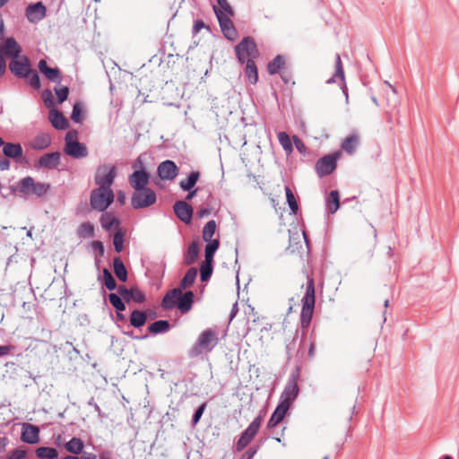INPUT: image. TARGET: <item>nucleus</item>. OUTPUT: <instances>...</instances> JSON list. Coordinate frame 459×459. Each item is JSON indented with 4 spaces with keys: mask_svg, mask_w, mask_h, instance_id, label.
Wrapping results in <instances>:
<instances>
[{
    "mask_svg": "<svg viewBox=\"0 0 459 459\" xmlns=\"http://www.w3.org/2000/svg\"><path fill=\"white\" fill-rule=\"evenodd\" d=\"M218 334L213 329H206L202 332L196 343L190 350L191 357H197L203 353L210 352L217 345Z\"/></svg>",
    "mask_w": 459,
    "mask_h": 459,
    "instance_id": "f257e3e1",
    "label": "nucleus"
},
{
    "mask_svg": "<svg viewBox=\"0 0 459 459\" xmlns=\"http://www.w3.org/2000/svg\"><path fill=\"white\" fill-rule=\"evenodd\" d=\"M18 191L23 195L37 197L44 196L49 190L50 185L45 182H39L31 177L22 178L18 183Z\"/></svg>",
    "mask_w": 459,
    "mask_h": 459,
    "instance_id": "f03ea898",
    "label": "nucleus"
},
{
    "mask_svg": "<svg viewBox=\"0 0 459 459\" xmlns=\"http://www.w3.org/2000/svg\"><path fill=\"white\" fill-rule=\"evenodd\" d=\"M114 197V192L111 188L98 186L91 192V207L93 210L104 212L113 203Z\"/></svg>",
    "mask_w": 459,
    "mask_h": 459,
    "instance_id": "7ed1b4c3",
    "label": "nucleus"
},
{
    "mask_svg": "<svg viewBox=\"0 0 459 459\" xmlns=\"http://www.w3.org/2000/svg\"><path fill=\"white\" fill-rule=\"evenodd\" d=\"M302 310H301V325L304 328L308 327L314 312L315 307V284L313 279H308L306 295L302 299Z\"/></svg>",
    "mask_w": 459,
    "mask_h": 459,
    "instance_id": "20e7f679",
    "label": "nucleus"
},
{
    "mask_svg": "<svg viewBox=\"0 0 459 459\" xmlns=\"http://www.w3.org/2000/svg\"><path fill=\"white\" fill-rule=\"evenodd\" d=\"M65 141L64 152L65 154L74 159L84 158L88 155L87 147L77 141V132L75 130L67 132Z\"/></svg>",
    "mask_w": 459,
    "mask_h": 459,
    "instance_id": "39448f33",
    "label": "nucleus"
},
{
    "mask_svg": "<svg viewBox=\"0 0 459 459\" xmlns=\"http://www.w3.org/2000/svg\"><path fill=\"white\" fill-rule=\"evenodd\" d=\"M236 54L241 63L248 61L249 59L255 60L259 56L256 44L253 38H244L235 48Z\"/></svg>",
    "mask_w": 459,
    "mask_h": 459,
    "instance_id": "423d86ee",
    "label": "nucleus"
},
{
    "mask_svg": "<svg viewBox=\"0 0 459 459\" xmlns=\"http://www.w3.org/2000/svg\"><path fill=\"white\" fill-rule=\"evenodd\" d=\"M335 84L334 91L336 93L342 92L345 99L348 100V90L345 82V75L341 56L336 55L335 58V71L333 75L326 81V86Z\"/></svg>",
    "mask_w": 459,
    "mask_h": 459,
    "instance_id": "0eeeda50",
    "label": "nucleus"
},
{
    "mask_svg": "<svg viewBox=\"0 0 459 459\" xmlns=\"http://www.w3.org/2000/svg\"><path fill=\"white\" fill-rule=\"evenodd\" d=\"M116 177V166L112 164H104L97 168L94 181L100 187L111 188Z\"/></svg>",
    "mask_w": 459,
    "mask_h": 459,
    "instance_id": "6e6552de",
    "label": "nucleus"
},
{
    "mask_svg": "<svg viewBox=\"0 0 459 459\" xmlns=\"http://www.w3.org/2000/svg\"><path fill=\"white\" fill-rule=\"evenodd\" d=\"M299 369L297 368L295 372H292L288 383L281 394L280 403L286 405L287 407H290L293 401L297 398L299 388L298 385L299 380Z\"/></svg>",
    "mask_w": 459,
    "mask_h": 459,
    "instance_id": "1a4fd4ad",
    "label": "nucleus"
},
{
    "mask_svg": "<svg viewBox=\"0 0 459 459\" xmlns=\"http://www.w3.org/2000/svg\"><path fill=\"white\" fill-rule=\"evenodd\" d=\"M157 201L155 192L152 188H144L134 192L131 197V205L134 209L152 206Z\"/></svg>",
    "mask_w": 459,
    "mask_h": 459,
    "instance_id": "9d476101",
    "label": "nucleus"
},
{
    "mask_svg": "<svg viewBox=\"0 0 459 459\" xmlns=\"http://www.w3.org/2000/svg\"><path fill=\"white\" fill-rule=\"evenodd\" d=\"M358 240L363 244L374 248L377 243V231L372 223L365 221L358 226L356 230Z\"/></svg>",
    "mask_w": 459,
    "mask_h": 459,
    "instance_id": "9b49d317",
    "label": "nucleus"
},
{
    "mask_svg": "<svg viewBox=\"0 0 459 459\" xmlns=\"http://www.w3.org/2000/svg\"><path fill=\"white\" fill-rule=\"evenodd\" d=\"M341 153L336 152L333 154H328L319 159L316 164V169L320 177L331 174L336 168V163L340 158Z\"/></svg>",
    "mask_w": 459,
    "mask_h": 459,
    "instance_id": "f8f14e48",
    "label": "nucleus"
},
{
    "mask_svg": "<svg viewBox=\"0 0 459 459\" xmlns=\"http://www.w3.org/2000/svg\"><path fill=\"white\" fill-rule=\"evenodd\" d=\"M215 14L224 36L231 41L235 40L238 37V32L231 21V18L234 15H230L227 13L223 14L220 10H215Z\"/></svg>",
    "mask_w": 459,
    "mask_h": 459,
    "instance_id": "ddd939ff",
    "label": "nucleus"
},
{
    "mask_svg": "<svg viewBox=\"0 0 459 459\" xmlns=\"http://www.w3.org/2000/svg\"><path fill=\"white\" fill-rule=\"evenodd\" d=\"M260 423V419H255L242 433L241 437H239L236 445V448L238 452L242 451L254 439L255 436L256 435L259 429Z\"/></svg>",
    "mask_w": 459,
    "mask_h": 459,
    "instance_id": "4468645a",
    "label": "nucleus"
},
{
    "mask_svg": "<svg viewBox=\"0 0 459 459\" xmlns=\"http://www.w3.org/2000/svg\"><path fill=\"white\" fill-rule=\"evenodd\" d=\"M149 180V173L144 169L134 170L128 178L129 184L134 191L147 188Z\"/></svg>",
    "mask_w": 459,
    "mask_h": 459,
    "instance_id": "2eb2a0df",
    "label": "nucleus"
},
{
    "mask_svg": "<svg viewBox=\"0 0 459 459\" xmlns=\"http://www.w3.org/2000/svg\"><path fill=\"white\" fill-rule=\"evenodd\" d=\"M9 69L18 77H25L30 73L29 60L25 56L13 58L9 64Z\"/></svg>",
    "mask_w": 459,
    "mask_h": 459,
    "instance_id": "dca6fc26",
    "label": "nucleus"
},
{
    "mask_svg": "<svg viewBox=\"0 0 459 459\" xmlns=\"http://www.w3.org/2000/svg\"><path fill=\"white\" fill-rule=\"evenodd\" d=\"M158 175L163 180H173L178 174V168L172 160L162 161L158 166Z\"/></svg>",
    "mask_w": 459,
    "mask_h": 459,
    "instance_id": "f3484780",
    "label": "nucleus"
},
{
    "mask_svg": "<svg viewBox=\"0 0 459 459\" xmlns=\"http://www.w3.org/2000/svg\"><path fill=\"white\" fill-rule=\"evenodd\" d=\"M174 212L179 220L188 224L193 216V208L186 201H178L174 204Z\"/></svg>",
    "mask_w": 459,
    "mask_h": 459,
    "instance_id": "a211bd4d",
    "label": "nucleus"
},
{
    "mask_svg": "<svg viewBox=\"0 0 459 459\" xmlns=\"http://www.w3.org/2000/svg\"><path fill=\"white\" fill-rule=\"evenodd\" d=\"M39 429L29 423H24L22 425V432L21 435V439L28 444H37L39 441Z\"/></svg>",
    "mask_w": 459,
    "mask_h": 459,
    "instance_id": "6ab92c4d",
    "label": "nucleus"
},
{
    "mask_svg": "<svg viewBox=\"0 0 459 459\" xmlns=\"http://www.w3.org/2000/svg\"><path fill=\"white\" fill-rule=\"evenodd\" d=\"M26 16L30 22L36 23L46 16V7L41 2L30 4L26 10Z\"/></svg>",
    "mask_w": 459,
    "mask_h": 459,
    "instance_id": "aec40b11",
    "label": "nucleus"
},
{
    "mask_svg": "<svg viewBox=\"0 0 459 459\" xmlns=\"http://www.w3.org/2000/svg\"><path fill=\"white\" fill-rule=\"evenodd\" d=\"M0 52L3 55L15 58L19 56L21 48L14 39L8 38L2 45H0Z\"/></svg>",
    "mask_w": 459,
    "mask_h": 459,
    "instance_id": "412c9836",
    "label": "nucleus"
},
{
    "mask_svg": "<svg viewBox=\"0 0 459 459\" xmlns=\"http://www.w3.org/2000/svg\"><path fill=\"white\" fill-rule=\"evenodd\" d=\"M195 294L193 291L188 290L185 293L181 290L180 298H178L176 307L182 313H187L193 306Z\"/></svg>",
    "mask_w": 459,
    "mask_h": 459,
    "instance_id": "4be33fe9",
    "label": "nucleus"
},
{
    "mask_svg": "<svg viewBox=\"0 0 459 459\" xmlns=\"http://www.w3.org/2000/svg\"><path fill=\"white\" fill-rule=\"evenodd\" d=\"M181 295V288H175L169 290L163 298L161 306L165 309H172L176 307L178 298Z\"/></svg>",
    "mask_w": 459,
    "mask_h": 459,
    "instance_id": "5701e85b",
    "label": "nucleus"
},
{
    "mask_svg": "<svg viewBox=\"0 0 459 459\" xmlns=\"http://www.w3.org/2000/svg\"><path fill=\"white\" fill-rule=\"evenodd\" d=\"M39 163L41 167L46 169H55L60 163V153L59 152H51L47 153L41 156L39 160Z\"/></svg>",
    "mask_w": 459,
    "mask_h": 459,
    "instance_id": "b1692460",
    "label": "nucleus"
},
{
    "mask_svg": "<svg viewBox=\"0 0 459 459\" xmlns=\"http://www.w3.org/2000/svg\"><path fill=\"white\" fill-rule=\"evenodd\" d=\"M289 409L290 408L287 407L286 405H283L279 403L278 406L276 407L275 411H273L268 421V428H273L277 424H279L285 417Z\"/></svg>",
    "mask_w": 459,
    "mask_h": 459,
    "instance_id": "393cba45",
    "label": "nucleus"
},
{
    "mask_svg": "<svg viewBox=\"0 0 459 459\" xmlns=\"http://www.w3.org/2000/svg\"><path fill=\"white\" fill-rule=\"evenodd\" d=\"M49 120L52 126L56 129L63 130L68 126L67 119L64 117V115L61 112L56 109H52L49 112Z\"/></svg>",
    "mask_w": 459,
    "mask_h": 459,
    "instance_id": "a878e982",
    "label": "nucleus"
},
{
    "mask_svg": "<svg viewBox=\"0 0 459 459\" xmlns=\"http://www.w3.org/2000/svg\"><path fill=\"white\" fill-rule=\"evenodd\" d=\"M51 137L47 133H40L30 142V147L35 150H43L49 146Z\"/></svg>",
    "mask_w": 459,
    "mask_h": 459,
    "instance_id": "bb28decb",
    "label": "nucleus"
},
{
    "mask_svg": "<svg viewBox=\"0 0 459 459\" xmlns=\"http://www.w3.org/2000/svg\"><path fill=\"white\" fill-rule=\"evenodd\" d=\"M359 143V136L357 134H351L347 136L342 143V149L348 154H353Z\"/></svg>",
    "mask_w": 459,
    "mask_h": 459,
    "instance_id": "cd10ccee",
    "label": "nucleus"
},
{
    "mask_svg": "<svg viewBox=\"0 0 459 459\" xmlns=\"http://www.w3.org/2000/svg\"><path fill=\"white\" fill-rule=\"evenodd\" d=\"M3 152L8 158H20L22 156L23 151L20 143H4Z\"/></svg>",
    "mask_w": 459,
    "mask_h": 459,
    "instance_id": "c85d7f7f",
    "label": "nucleus"
},
{
    "mask_svg": "<svg viewBox=\"0 0 459 459\" xmlns=\"http://www.w3.org/2000/svg\"><path fill=\"white\" fill-rule=\"evenodd\" d=\"M113 268L114 273L119 281L123 282L127 281V271L119 256L113 259Z\"/></svg>",
    "mask_w": 459,
    "mask_h": 459,
    "instance_id": "c756f323",
    "label": "nucleus"
},
{
    "mask_svg": "<svg viewBox=\"0 0 459 459\" xmlns=\"http://www.w3.org/2000/svg\"><path fill=\"white\" fill-rule=\"evenodd\" d=\"M147 319L146 311L134 310L130 315V324L135 328L143 326Z\"/></svg>",
    "mask_w": 459,
    "mask_h": 459,
    "instance_id": "7c9ffc66",
    "label": "nucleus"
},
{
    "mask_svg": "<svg viewBox=\"0 0 459 459\" xmlns=\"http://www.w3.org/2000/svg\"><path fill=\"white\" fill-rule=\"evenodd\" d=\"M101 227L106 230L118 228L119 221L110 212L103 213L100 217Z\"/></svg>",
    "mask_w": 459,
    "mask_h": 459,
    "instance_id": "2f4dec72",
    "label": "nucleus"
},
{
    "mask_svg": "<svg viewBox=\"0 0 459 459\" xmlns=\"http://www.w3.org/2000/svg\"><path fill=\"white\" fill-rule=\"evenodd\" d=\"M285 61L281 56H277L267 65V71L270 74H281L284 69Z\"/></svg>",
    "mask_w": 459,
    "mask_h": 459,
    "instance_id": "473e14b6",
    "label": "nucleus"
},
{
    "mask_svg": "<svg viewBox=\"0 0 459 459\" xmlns=\"http://www.w3.org/2000/svg\"><path fill=\"white\" fill-rule=\"evenodd\" d=\"M35 453L39 459H56L58 456L56 449L53 447L41 446Z\"/></svg>",
    "mask_w": 459,
    "mask_h": 459,
    "instance_id": "72a5a7b5",
    "label": "nucleus"
},
{
    "mask_svg": "<svg viewBox=\"0 0 459 459\" xmlns=\"http://www.w3.org/2000/svg\"><path fill=\"white\" fill-rule=\"evenodd\" d=\"M198 254H199L198 244L196 242H192L187 248L186 254L185 255L184 259H185L186 264L190 265V264H194L198 256Z\"/></svg>",
    "mask_w": 459,
    "mask_h": 459,
    "instance_id": "f704fd0d",
    "label": "nucleus"
},
{
    "mask_svg": "<svg viewBox=\"0 0 459 459\" xmlns=\"http://www.w3.org/2000/svg\"><path fill=\"white\" fill-rule=\"evenodd\" d=\"M197 276V270L195 267L188 269L186 275L180 281L179 287L181 289H186L193 285Z\"/></svg>",
    "mask_w": 459,
    "mask_h": 459,
    "instance_id": "c9c22d12",
    "label": "nucleus"
},
{
    "mask_svg": "<svg viewBox=\"0 0 459 459\" xmlns=\"http://www.w3.org/2000/svg\"><path fill=\"white\" fill-rule=\"evenodd\" d=\"M246 62H247L246 71H245L246 75H247L248 81L251 83L255 84L258 80L256 65L255 64V61L252 59H249L248 61H246Z\"/></svg>",
    "mask_w": 459,
    "mask_h": 459,
    "instance_id": "e433bc0d",
    "label": "nucleus"
},
{
    "mask_svg": "<svg viewBox=\"0 0 459 459\" xmlns=\"http://www.w3.org/2000/svg\"><path fill=\"white\" fill-rule=\"evenodd\" d=\"M65 449L74 455H79L82 452L83 442L78 437H73L65 444Z\"/></svg>",
    "mask_w": 459,
    "mask_h": 459,
    "instance_id": "4c0bfd02",
    "label": "nucleus"
},
{
    "mask_svg": "<svg viewBox=\"0 0 459 459\" xmlns=\"http://www.w3.org/2000/svg\"><path fill=\"white\" fill-rule=\"evenodd\" d=\"M199 178L200 173L198 171H194L187 177L186 179L182 180L179 186L184 191H190L195 186Z\"/></svg>",
    "mask_w": 459,
    "mask_h": 459,
    "instance_id": "58836bf2",
    "label": "nucleus"
},
{
    "mask_svg": "<svg viewBox=\"0 0 459 459\" xmlns=\"http://www.w3.org/2000/svg\"><path fill=\"white\" fill-rule=\"evenodd\" d=\"M169 329V323L167 320H159L151 324L148 327L150 333L157 334L160 333H165Z\"/></svg>",
    "mask_w": 459,
    "mask_h": 459,
    "instance_id": "ea45409f",
    "label": "nucleus"
},
{
    "mask_svg": "<svg viewBox=\"0 0 459 459\" xmlns=\"http://www.w3.org/2000/svg\"><path fill=\"white\" fill-rule=\"evenodd\" d=\"M212 262L209 259H204V261L201 264L200 268V274H201V280L203 281H206L209 280V278L212 275Z\"/></svg>",
    "mask_w": 459,
    "mask_h": 459,
    "instance_id": "a19ab883",
    "label": "nucleus"
},
{
    "mask_svg": "<svg viewBox=\"0 0 459 459\" xmlns=\"http://www.w3.org/2000/svg\"><path fill=\"white\" fill-rule=\"evenodd\" d=\"M216 230V222L215 221L212 220L209 221L204 227L203 230V238L204 241H211L213 240L212 237Z\"/></svg>",
    "mask_w": 459,
    "mask_h": 459,
    "instance_id": "79ce46f5",
    "label": "nucleus"
},
{
    "mask_svg": "<svg viewBox=\"0 0 459 459\" xmlns=\"http://www.w3.org/2000/svg\"><path fill=\"white\" fill-rule=\"evenodd\" d=\"M80 238H90L94 235V226L91 222H84L81 224L77 230Z\"/></svg>",
    "mask_w": 459,
    "mask_h": 459,
    "instance_id": "37998d69",
    "label": "nucleus"
},
{
    "mask_svg": "<svg viewBox=\"0 0 459 459\" xmlns=\"http://www.w3.org/2000/svg\"><path fill=\"white\" fill-rule=\"evenodd\" d=\"M339 193L335 190L331 191L328 196V209L331 213H334L339 209Z\"/></svg>",
    "mask_w": 459,
    "mask_h": 459,
    "instance_id": "c03bdc74",
    "label": "nucleus"
},
{
    "mask_svg": "<svg viewBox=\"0 0 459 459\" xmlns=\"http://www.w3.org/2000/svg\"><path fill=\"white\" fill-rule=\"evenodd\" d=\"M208 244L205 247V258L213 261V255L216 250L219 248L220 242L218 239L207 241Z\"/></svg>",
    "mask_w": 459,
    "mask_h": 459,
    "instance_id": "a18cd8bd",
    "label": "nucleus"
},
{
    "mask_svg": "<svg viewBox=\"0 0 459 459\" xmlns=\"http://www.w3.org/2000/svg\"><path fill=\"white\" fill-rule=\"evenodd\" d=\"M285 193H286L287 203L290 206V209L291 210V212L294 214L297 213L299 206H298V203L296 201L294 194L292 193L291 189L289 186H285Z\"/></svg>",
    "mask_w": 459,
    "mask_h": 459,
    "instance_id": "49530a36",
    "label": "nucleus"
},
{
    "mask_svg": "<svg viewBox=\"0 0 459 459\" xmlns=\"http://www.w3.org/2000/svg\"><path fill=\"white\" fill-rule=\"evenodd\" d=\"M218 6H213V11L220 10L223 14L235 15V12L227 0H217Z\"/></svg>",
    "mask_w": 459,
    "mask_h": 459,
    "instance_id": "de8ad7c7",
    "label": "nucleus"
},
{
    "mask_svg": "<svg viewBox=\"0 0 459 459\" xmlns=\"http://www.w3.org/2000/svg\"><path fill=\"white\" fill-rule=\"evenodd\" d=\"M113 245L117 253L122 252L124 248V232L120 229L114 235Z\"/></svg>",
    "mask_w": 459,
    "mask_h": 459,
    "instance_id": "09e8293b",
    "label": "nucleus"
},
{
    "mask_svg": "<svg viewBox=\"0 0 459 459\" xmlns=\"http://www.w3.org/2000/svg\"><path fill=\"white\" fill-rule=\"evenodd\" d=\"M108 300L110 304L117 310L124 311L126 309V306L122 301L121 298L116 293H110L108 295Z\"/></svg>",
    "mask_w": 459,
    "mask_h": 459,
    "instance_id": "8fccbe9b",
    "label": "nucleus"
},
{
    "mask_svg": "<svg viewBox=\"0 0 459 459\" xmlns=\"http://www.w3.org/2000/svg\"><path fill=\"white\" fill-rule=\"evenodd\" d=\"M103 280L105 286L112 290H115L117 287L116 281L114 277L112 276L111 273L108 269L103 270Z\"/></svg>",
    "mask_w": 459,
    "mask_h": 459,
    "instance_id": "3c124183",
    "label": "nucleus"
},
{
    "mask_svg": "<svg viewBox=\"0 0 459 459\" xmlns=\"http://www.w3.org/2000/svg\"><path fill=\"white\" fill-rule=\"evenodd\" d=\"M145 299V294L138 288H133L130 290V300L136 303H143Z\"/></svg>",
    "mask_w": 459,
    "mask_h": 459,
    "instance_id": "603ef678",
    "label": "nucleus"
},
{
    "mask_svg": "<svg viewBox=\"0 0 459 459\" xmlns=\"http://www.w3.org/2000/svg\"><path fill=\"white\" fill-rule=\"evenodd\" d=\"M278 140L285 151L290 152L292 150V144H291L290 139L286 133H284V132L279 133Z\"/></svg>",
    "mask_w": 459,
    "mask_h": 459,
    "instance_id": "864d4df0",
    "label": "nucleus"
},
{
    "mask_svg": "<svg viewBox=\"0 0 459 459\" xmlns=\"http://www.w3.org/2000/svg\"><path fill=\"white\" fill-rule=\"evenodd\" d=\"M55 92L57 96L58 102L62 103L67 99L68 93H69V89L66 86H62L59 88H56Z\"/></svg>",
    "mask_w": 459,
    "mask_h": 459,
    "instance_id": "5fc2aeb1",
    "label": "nucleus"
},
{
    "mask_svg": "<svg viewBox=\"0 0 459 459\" xmlns=\"http://www.w3.org/2000/svg\"><path fill=\"white\" fill-rule=\"evenodd\" d=\"M44 74L50 81L57 82L60 80V72L57 68L49 67Z\"/></svg>",
    "mask_w": 459,
    "mask_h": 459,
    "instance_id": "6e6d98bb",
    "label": "nucleus"
},
{
    "mask_svg": "<svg viewBox=\"0 0 459 459\" xmlns=\"http://www.w3.org/2000/svg\"><path fill=\"white\" fill-rule=\"evenodd\" d=\"M73 121L79 123L82 120V108L79 104H74L71 115Z\"/></svg>",
    "mask_w": 459,
    "mask_h": 459,
    "instance_id": "4d7b16f0",
    "label": "nucleus"
},
{
    "mask_svg": "<svg viewBox=\"0 0 459 459\" xmlns=\"http://www.w3.org/2000/svg\"><path fill=\"white\" fill-rule=\"evenodd\" d=\"M26 455V450L22 448H17L12 451V453L7 456L6 459H22Z\"/></svg>",
    "mask_w": 459,
    "mask_h": 459,
    "instance_id": "13d9d810",
    "label": "nucleus"
},
{
    "mask_svg": "<svg viewBox=\"0 0 459 459\" xmlns=\"http://www.w3.org/2000/svg\"><path fill=\"white\" fill-rule=\"evenodd\" d=\"M30 84L35 88L39 89L40 87V81L38 74L36 72L30 73Z\"/></svg>",
    "mask_w": 459,
    "mask_h": 459,
    "instance_id": "bf43d9fd",
    "label": "nucleus"
},
{
    "mask_svg": "<svg viewBox=\"0 0 459 459\" xmlns=\"http://www.w3.org/2000/svg\"><path fill=\"white\" fill-rule=\"evenodd\" d=\"M205 407H206V404L205 403H203L202 405H200L198 407V409L196 410L195 413L194 414V417H193V424L195 425L197 424V422L200 420L204 410H205Z\"/></svg>",
    "mask_w": 459,
    "mask_h": 459,
    "instance_id": "052dcab7",
    "label": "nucleus"
},
{
    "mask_svg": "<svg viewBox=\"0 0 459 459\" xmlns=\"http://www.w3.org/2000/svg\"><path fill=\"white\" fill-rule=\"evenodd\" d=\"M119 295L126 301H130V290L126 289V286L120 285L117 288Z\"/></svg>",
    "mask_w": 459,
    "mask_h": 459,
    "instance_id": "680f3d73",
    "label": "nucleus"
},
{
    "mask_svg": "<svg viewBox=\"0 0 459 459\" xmlns=\"http://www.w3.org/2000/svg\"><path fill=\"white\" fill-rule=\"evenodd\" d=\"M257 449L255 447H250L240 457V459H252L254 455L256 454Z\"/></svg>",
    "mask_w": 459,
    "mask_h": 459,
    "instance_id": "e2e57ef3",
    "label": "nucleus"
},
{
    "mask_svg": "<svg viewBox=\"0 0 459 459\" xmlns=\"http://www.w3.org/2000/svg\"><path fill=\"white\" fill-rule=\"evenodd\" d=\"M13 349V346H0V357L9 354Z\"/></svg>",
    "mask_w": 459,
    "mask_h": 459,
    "instance_id": "0e129e2a",
    "label": "nucleus"
},
{
    "mask_svg": "<svg viewBox=\"0 0 459 459\" xmlns=\"http://www.w3.org/2000/svg\"><path fill=\"white\" fill-rule=\"evenodd\" d=\"M204 27V23L201 20H197L194 24V31L195 33H198Z\"/></svg>",
    "mask_w": 459,
    "mask_h": 459,
    "instance_id": "69168bd1",
    "label": "nucleus"
},
{
    "mask_svg": "<svg viewBox=\"0 0 459 459\" xmlns=\"http://www.w3.org/2000/svg\"><path fill=\"white\" fill-rule=\"evenodd\" d=\"M10 168V161L9 160L4 158L0 159V169L1 170H6Z\"/></svg>",
    "mask_w": 459,
    "mask_h": 459,
    "instance_id": "338daca9",
    "label": "nucleus"
},
{
    "mask_svg": "<svg viewBox=\"0 0 459 459\" xmlns=\"http://www.w3.org/2000/svg\"><path fill=\"white\" fill-rule=\"evenodd\" d=\"M280 75H281V79L283 80V82L285 83H289L290 82L291 76H290V73L287 70H283L280 74Z\"/></svg>",
    "mask_w": 459,
    "mask_h": 459,
    "instance_id": "774afa93",
    "label": "nucleus"
}]
</instances>
